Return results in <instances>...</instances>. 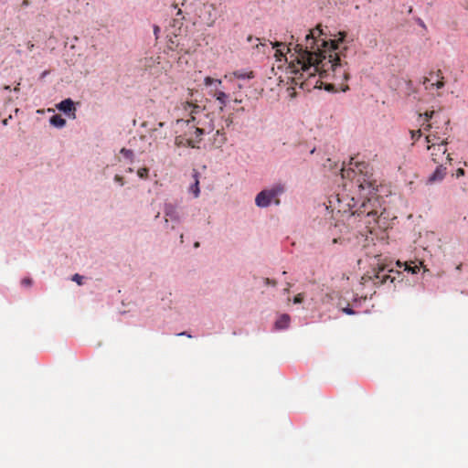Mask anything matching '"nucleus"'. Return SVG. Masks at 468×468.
<instances>
[{
  "label": "nucleus",
  "mask_w": 468,
  "mask_h": 468,
  "mask_svg": "<svg viewBox=\"0 0 468 468\" xmlns=\"http://www.w3.org/2000/svg\"><path fill=\"white\" fill-rule=\"evenodd\" d=\"M290 38H291V41H289L288 43L282 42V41L271 42L272 48L275 49L274 57L276 58V59L278 61H282V59H285L287 61L286 54L291 53L293 50V53H292L290 56L291 60L289 63L290 67L292 68V71L294 73L301 72V74L303 75L304 73H303L302 69L296 70L297 69H295V67H293V65H292L293 59H295V55H296L294 48L296 45H301L302 43H296L295 45H293L292 41L294 40V37L292 35L290 37Z\"/></svg>",
  "instance_id": "3"
},
{
  "label": "nucleus",
  "mask_w": 468,
  "mask_h": 468,
  "mask_svg": "<svg viewBox=\"0 0 468 468\" xmlns=\"http://www.w3.org/2000/svg\"><path fill=\"white\" fill-rule=\"evenodd\" d=\"M346 37V32H344V31H340V32L338 33V38H337V39H330V40H325L324 38H323V39H324L325 42H333V41H334V42H335L336 47H337L336 51H340V50H339V43L344 42V40H345ZM345 50H346V48H344V49H343L342 51L344 52Z\"/></svg>",
  "instance_id": "20"
},
{
  "label": "nucleus",
  "mask_w": 468,
  "mask_h": 468,
  "mask_svg": "<svg viewBox=\"0 0 468 468\" xmlns=\"http://www.w3.org/2000/svg\"><path fill=\"white\" fill-rule=\"evenodd\" d=\"M27 48H28V49H29V50H32V49H33V48H34V44H33V43H31V42H28V43H27Z\"/></svg>",
  "instance_id": "38"
},
{
  "label": "nucleus",
  "mask_w": 468,
  "mask_h": 468,
  "mask_svg": "<svg viewBox=\"0 0 468 468\" xmlns=\"http://www.w3.org/2000/svg\"><path fill=\"white\" fill-rule=\"evenodd\" d=\"M148 174H149V169L146 168V167H143V168H140L138 169L137 171V175L140 178H147L148 176Z\"/></svg>",
  "instance_id": "23"
},
{
  "label": "nucleus",
  "mask_w": 468,
  "mask_h": 468,
  "mask_svg": "<svg viewBox=\"0 0 468 468\" xmlns=\"http://www.w3.org/2000/svg\"><path fill=\"white\" fill-rule=\"evenodd\" d=\"M194 247L195 248H198L199 247V242L198 241L195 242Z\"/></svg>",
  "instance_id": "41"
},
{
  "label": "nucleus",
  "mask_w": 468,
  "mask_h": 468,
  "mask_svg": "<svg viewBox=\"0 0 468 468\" xmlns=\"http://www.w3.org/2000/svg\"><path fill=\"white\" fill-rule=\"evenodd\" d=\"M177 335H185V336H187L189 338L192 337L191 335H188L186 332L180 333Z\"/></svg>",
  "instance_id": "37"
},
{
  "label": "nucleus",
  "mask_w": 468,
  "mask_h": 468,
  "mask_svg": "<svg viewBox=\"0 0 468 468\" xmlns=\"http://www.w3.org/2000/svg\"><path fill=\"white\" fill-rule=\"evenodd\" d=\"M323 30L318 25L311 29L305 36L304 44L296 45L295 59L292 65L296 70H303L307 77L319 74L321 78L331 77L337 84L342 86L349 79L347 62L343 51H336L335 42H325L321 37ZM343 91L348 90V86L341 87Z\"/></svg>",
  "instance_id": "1"
},
{
  "label": "nucleus",
  "mask_w": 468,
  "mask_h": 468,
  "mask_svg": "<svg viewBox=\"0 0 468 468\" xmlns=\"http://www.w3.org/2000/svg\"><path fill=\"white\" fill-rule=\"evenodd\" d=\"M428 80H429V79H428V78H425V80H424V84H425Z\"/></svg>",
  "instance_id": "45"
},
{
  "label": "nucleus",
  "mask_w": 468,
  "mask_h": 468,
  "mask_svg": "<svg viewBox=\"0 0 468 468\" xmlns=\"http://www.w3.org/2000/svg\"><path fill=\"white\" fill-rule=\"evenodd\" d=\"M264 282L266 285H271V286H276V284H277V282L275 280H271L270 278H266L264 280Z\"/></svg>",
  "instance_id": "30"
},
{
  "label": "nucleus",
  "mask_w": 468,
  "mask_h": 468,
  "mask_svg": "<svg viewBox=\"0 0 468 468\" xmlns=\"http://www.w3.org/2000/svg\"><path fill=\"white\" fill-rule=\"evenodd\" d=\"M345 313L348 314H354V311L350 308H346L345 310Z\"/></svg>",
  "instance_id": "35"
},
{
  "label": "nucleus",
  "mask_w": 468,
  "mask_h": 468,
  "mask_svg": "<svg viewBox=\"0 0 468 468\" xmlns=\"http://www.w3.org/2000/svg\"><path fill=\"white\" fill-rule=\"evenodd\" d=\"M457 176H461L464 175V170L463 168H459L456 172Z\"/></svg>",
  "instance_id": "32"
},
{
  "label": "nucleus",
  "mask_w": 468,
  "mask_h": 468,
  "mask_svg": "<svg viewBox=\"0 0 468 468\" xmlns=\"http://www.w3.org/2000/svg\"><path fill=\"white\" fill-rule=\"evenodd\" d=\"M366 167L365 163H356V169L360 173L356 178V183L361 190L367 191V195H372L378 190V185L377 181L372 178V175H367V173L362 174L363 169Z\"/></svg>",
  "instance_id": "7"
},
{
  "label": "nucleus",
  "mask_w": 468,
  "mask_h": 468,
  "mask_svg": "<svg viewBox=\"0 0 468 468\" xmlns=\"http://www.w3.org/2000/svg\"><path fill=\"white\" fill-rule=\"evenodd\" d=\"M389 272H393V270H387L386 266L382 265L364 274L361 280L363 283L372 282L374 285L379 286L386 283L388 281H390V282H394L396 278L391 277Z\"/></svg>",
  "instance_id": "5"
},
{
  "label": "nucleus",
  "mask_w": 468,
  "mask_h": 468,
  "mask_svg": "<svg viewBox=\"0 0 468 468\" xmlns=\"http://www.w3.org/2000/svg\"><path fill=\"white\" fill-rule=\"evenodd\" d=\"M285 191V186L282 184H276L271 188L263 189L255 197V204L259 207H267L271 202L275 205H280V198L278 197Z\"/></svg>",
  "instance_id": "4"
},
{
  "label": "nucleus",
  "mask_w": 468,
  "mask_h": 468,
  "mask_svg": "<svg viewBox=\"0 0 468 468\" xmlns=\"http://www.w3.org/2000/svg\"><path fill=\"white\" fill-rule=\"evenodd\" d=\"M198 172L197 170H194L193 177L195 179L194 184L189 187V191L193 193L195 197H197L200 193L199 189V180H198Z\"/></svg>",
  "instance_id": "16"
},
{
  "label": "nucleus",
  "mask_w": 468,
  "mask_h": 468,
  "mask_svg": "<svg viewBox=\"0 0 468 468\" xmlns=\"http://www.w3.org/2000/svg\"><path fill=\"white\" fill-rule=\"evenodd\" d=\"M121 154H123L126 158L132 159L133 156V153L130 149L122 148L121 150Z\"/></svg>",
  "instance_id": "26"
},
{
  "label": "nucleus",
  "mask_w": 468,
  "mask_h": 468,
  "mask_svg": "<svg viewBox=\"0 0 468 468\" xmlns=\"http://www.w3.org/2000/svg\"><path fill=\"white\" fill-rule=\"evenodd\" d=\"M238 88H239V89H242V85H241V84H239V85H238Z\"/></svg>",
  "instance_id": "46"
},
{
  "label": "nucleus",
  "mask_w": 468,
  "mask_h": 468,
  "mask_svg": "<svg viewBox=\"0 0 468 468\" xmlns=\"http://www.w3.org/2000/svg\"><path fill=\"white\" fill-rule=\"evenodd\" d=\"M218 0H207L203 4L200 17L207 27H213L218 17Z\"/></svg>",
  "instance_id": "8"
},
{
  "label": "nucleus",
  "mask_w": 468,
  "mask_h": 468,
  "mask_svg": "<svg viewBox=\"0 0 468 468\" xmlns=\"http://www.w3.org/2000/svg\"><path fill=\"white\" fill-rule=\"evenodd\" d=\"M405 271L414 274L420 271V267L417 265L411 266V265H409L408 263H405Z\"/></svg>",
  "instance_id": "25"
},
{
  "label": "nucleus",
  "mask_w": 468,
  "mask_h": 468,
  "mask_svg": "<svg viewBox=\"0 0 468 468\" xmlns=\"http://www.w3.org/2000/svg\"><path fill=\"white\" fill-rule=\"evenodd\" d=\"M291 283H287L286 288H284L283 292L288 293L290 292Z\"/></svg>",
  "instance_id": "33"
},
{
  "label": "nucleus",
  "mask_w": 468,
  "mask_h": 468,
  "mask_svg": "<svg viewBox=\"0 0 468 468\" xmlns=\"http://www.w3.org/2000/svg\"><path fill=\"white\" fill-rule=\"evenodd\" d=\"M434 112H426L424 113V122L421 123V127L424 131H430L432 128V124L428 122L432 118Z\"/></svg>",
  "instance_id": "18"
},
{
  "label": "nucleus",
  "mask_w": 468,
  "mask_h": 468,
  "mask_svg": "<svg viewBox=\"0 0 468 468\" xmlns=\"http://www.w3.org/2000/svg\"><path fill=\"white\" fill-rule=\"evenodd\" d=\"M188 136H192L193 137V142L197 144V145H199V143L202 141L203 139V135H198L197 133V128L196 129H189L188 133L186 134Z\"/></svg>",
  "instance_id": "21"
},
{
  "label": "nucleus",
  "mask_w": 468,
  "mask_h": 468,
  "mask_svg": "<svg viewBox=\"0 0 468 468\" xmlns=\"http://www.w3.org/2000/svg\"><path fill=\"white\" fill-rule=\"evenodd\" d=\"M23 5H28V1H27V0H25V1L23 2Z\"/></svg>",
  "instance_id": "43"
},
{
  "label": "nucleus",
  "mask_w": 468,
  "mask_h": 468,
  "mask_svg": "<svg viewBox=\"0 0 468 468\" xmlns=\"http://www.w3.org/2000/svg\"><path fill=\"white\" fill-rule=\"evenodd\" d=\"M164 212H165L166 221L168 220V218H170L172 220H176V221L179 220V215L176 210V207L174 204H171V203L165 204Z\"/></svg>",
  "instance_id": "11"
},
{
  "label": "nucleus",
  "mask_w": 468,
  "mask_h": 468,
  "mask_svg": "<svg viewBox=\"0 0 468 468\" xmlns=\"http://www.w3.org/2000/svg\"><path fill=\"white\" fill-rule=\"evenodd\" d=\"M163 125H164V123H163V122H160V123H159V127H162Z\"/></svg>",
  "instance_id": "47"
},
{
  "label": "nucleus",
  "mask_w": 468,
  "mask_h": 468,
  "mask_svg": "<svg viewBox=\"0 0 468 468\" xmlns=\"http://www.w3.org/2000/svg\"><path fill=\"white\" fill-rule=\"evenodd\" d=\"M180 241H181V243L184 242V235L183 234H181V236H180Z\"/></svg>",
  "instance_id": "40"
},
{
  "label": "nucleus",
  "mask_w": 468,
  "mask_h": 468,
  "mask_svg": "<svg viewBox=\"0 0 468 468\" xmlns=\"http://www.w3.org/2000/svg\"><path fill=\"white\" fill-rule=\"evenodd\" d=\"M114 180L118 182L120 185H123V178L118 175L115 176Z\"/></svg>",
  "instance_id": "31"
},
{
  "label": "nucleus",
  "mask_w": 468,
  "mask_h": 468,
  "mask_svg": "<svg viewBox=\"0 0 468 468\" xmlns=\"http://www.w3.org/2000/svg\"><path fill=\"white\" fill-rule=\"evenodd\" d=\"M446 144H447V141L445 139H442L441 141V143L438 145H436V149L435 150L433 148L431 149V150L432 160H433L434 163H439L440 162V160L438 158V156L440 154H441V155L445 154L446 149L443 148V146Z\"/></svg>",
  "instance_id": "12"
},
{
  "label": "nucleus",
  "mask_w": 468,
  "mask_h": 468,
  "mask_svg": "<svg viewBox=\"0 0 468 468\" xmlns=\"http://www.w3.org/2000/svg\"><path fill=\"white\" fill-rule=\"evenodd\" d=\"M333 88V85L332 84H329L328 87L326 88L327 90H330Z\"/></svg>",
  "instance_id": "44"
},
{
  "label": "nucleus",
  "mask_w": 468,
  "mask_h": 468,
  "mask_svg": "<svg viewBox=\"0 0 468 468\" xmlns=\"http://www.w3.org/2000/svg\"><path fill=\"white\" fill-rule=\"evenodd\" d=\"M83 277L78 273L74 274L72 277V281L76 282L79 285L82 284Z\"/></svg>",
  "instance_id": "28"
},
{
  "label": "nucleus",
  "mask_w": 468,
  "mask_h": 468,
  "mask_svg": "<svg viewBox=\"0 0 468 468\" xmlns=\"http://www.w3.org/2000/svg\"><path fill=\"white\" fill-rule=\"evenodd\" d=\"M435 85L438 89H441V87H443L444 83H443V81L441 80V81H437V83Z\"/></svg>",
  "instance_id": "34"
},
{
  "label": "nucleus",
  "mask_w": 468,
  "mask_h": 468,
  "mask_svg": "<svg viewBox=\"0 0 468 468\" xmlns=\"http://www.w3.org/2000/svg\"><path fill=\"white\" fill-rule=\"evenodd\" d=\"M182 110L189 116L186 121L189 129H196L198 135H204L213 131L212 120L202 107L193 101H186L181 103Z\"/></svg>",
  "instance_id": "2"
},
{
  "label": "nucleus",
  "mask_w": 468,
  "mask_h": 468,
  "mask_svg": "<svg viewBox=\"0 0 468 468\" xmlns=\"http://www.w3.org/2000/svg\"><path fill=\"white\" fill-rule=\"evenodd\" d=\"M57 108L64 113L68 114L69 117H72L73 119L76 118V108L71 99H66L61 101L57 105Z\"/></svg>",
  "instance_id": "9"
},
{
  "label": "nucleus",
  "mask_w": 468,
  "mask_h": 468,
  "mask_svg": "<svg viewBox=\"0 0 468 468\" xmlns=\"http://www.w3.org/2000/svg\"><path fill=\"white\" fill-rule=\"evenodd\" d=\"M445 176H446V168L443 167L442 165H439V166H437L435 171L429 177V182L433 183V182L441 181Z\"/></svg>",
  "instance_id": "13"
},
{
  "label": "nucleus",
  "mask_w": 468,
  "mask_h": 468,
  "mask_svg": "<svg viewBox=\"0 0 468 468\" xmlns=\"http://www.w3.org/2000/svg\"><path fill=\"white\" fill-rule=\"evenodd\" d=\"M426 141L428 144H431V145L428 146V149L433 148L436 149V145H438L441 143V138L438 136L437 133H431L426 136Z\"/></svg>",
  "instance_id": "15"
},
{
  "label": "nucleus",
  "mask_w": 468,
  "mask_h": 468,
  "mask_svg": "<svg viewBox=\"0 0 468 468\" xmlns=\"http://www.w3.org/2000/svg\"><path fill=\"white\" fill-rule=\"evenodd\" d=\"M50 123L56 127L61 128L66 124V121L60 115L56 114L50 118Z\"/></svg>",
  "instance_id": "19"
},
{
  "label": "nucleus",
  "mask_w": 468,
  "mask_h": 468,
  "mask_svg": "<svg viewBox=\"0 0 468 468\" xmlns=\"http://www.w3.org/2000/svg\"><path fill=\"white\" fill-rule=\"evenodd\" d=\"M410 136H411V139L413 141H417L420 138L421 136V129H419V130H411L410 131Z\"/></svg>",
  "instance_id": "24"
},
{
  "label": "nucleus",
  "mask_w": 468,
  "mask_h": 468,
  "mask_svg": "<svg viewBox=\"0 0 468 468\" xmlns=\"http://www.w3.org/2000/svg\"><path fill=\"white\" fill-rule=\"evenodd\" d=\"M370 202H371V198L370 197L367 198V202H363V204H362V207H364L363 212H367V215L368 217H371V216L375 217L378 214V212L376 210H374V209L367 210V207L369 206Z\"/></svg>",
  "instance_id": "22"
},
{
  "label": "nucleus",
  "mask_w": 468,
  "mask_h": 468,
  "mask_svg": "<svg viewBox=\"0 0 468 468\" xmlns=\"http://www.w3.org/2000/svg\"><path fill=\"white\" fill-rule=\"evenodd\" d=\"M204 84L205 86H216V90H209L208 94L216 99V101L219 104V110L222 112L224 108L227 106L229 100V94L220 90L222 80L219 79L206 77L204 79Z\"/></svg>",
  "instance_id": "6"
},
{
  "label": "nucleus",
  "mask_w": 468,
  "mask_h": 468,
  "mask_svg": "<svg viewBox=\"0 0 468 468\" xmlns=\"http://www.w3.org/2000/svg\"><path fill=\"white\" fill-rule=\"evenodd\" d=\"M175 144L177 147H190V148H197V149L199 148V145H197L193 142L192 136H188V137H185L182 135L176 136L175 139Z\"/></svg>",
  "instance_id": "10"
},
{
  "label": "nucleus",
  "mask_w": 468,
  "mask_h": 468,
  "mask_svg": "<svg viewBox=\"0 0 468 468\" xmlns=\"http://www.w3.org/2000/svg\"><path fill=\"white\" fill-rule=\"evenodd\" d=\"M291 318L288 314H282L275 322V328L278 330L286 329L289 327Z\"/></svg>",
  "instance_id": "14"
},
{
  "label": "nucleus",
  "mask_w": 468,
  "mask_h": 468,
  "mask_svg": "<svg viewBox=\"0 0 468 468\" xmlns=\"http://www.w3.org/2000/svg\"><path fill=\"white\" fill-rule=\"evenodd\" d=\"M232 77H235L237 79H252L254 77L253 71L250 72H241V71H234L230 76L225 75L224 78L231 80Z\"/></svg>",
  "instance_id": "17"
},
{
  "label": "nucleus",
  "mask_w": 468,
  "mask_h": 468,
  "mask_svg": "<svg viewBox=\"0 0 468 468\" xmlns=\"http://www.w3.org/2000/svg\"><path fill=\"white\" fill-rule=\"evenodd\" d=\"M303 299H304L303 294V293H298L297 295L294 296L293 303H301L303 301Z\"/></svg>",
  "instance_id": "29"
},
{
  "label": "nucleus",
  "mask_w": 468,
  "mask_h": 468,
  "mask_svg": "<svg viewBox=\"0 0 468 468\" xmlns=\"http://www.w3.org/2000/svg\"><path fill=\"white\" fill-rule=\"evenodd\" d=\"M154 34L156 35V34H157V32L159 31V27L154 26Z\"/></svg>",
  "instance_id": "39"
},
{
  "label": "nucleus",
  "mask_w": 468,
  "mask_h": 468,
  "mask_svg": "<svg viewBox=\"0 0 468 468\" xmlns=\"http://www.w3.org/2000/svg\"><path fill=\"white\" fill-rule=\"evenodd\" d=\"M210 89L209 90H216V86L215 85H212V86H208Z\"/></svg>",
  "instance_id": "42"
},
{
  "label": "nucleus",
  "mask_w": 468,
  "mask_h": 468,
  "mask_svg": "<svg viewBox=\"0 0 468 468\" xmlns=\"http://www.w3.org/2000/svg\"><path fill=\"white\" fill-rule=\"evenodd\" d=\"M234 102L235 103H241L242 100L240 98H239L238 96H236L235 99H234Z\"/></svg>",
  "instance_id": "36"
},
{
  "label": "nucleus",
  "mask_w": 468,
  "mask_h": 468,
  "mask_svg": "<svg viewBox=\"0 0 468 468\" xmlns=\"http://www.w3.org/2000/svg\"><path fill=\"white\" fill-rule=\"evenodd\" d=\"M32 283H33V280H32L31 278H29V277L24 278V279L21 281V284H22L23 286H27V287H29V286H31V285H32Z\"/></svg>",
  "instance_id": "27"
}]
</instances>
